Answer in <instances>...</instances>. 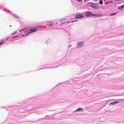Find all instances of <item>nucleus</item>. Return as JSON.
Instances as JSON below:
<instances>
[{"instance_id": "9b49d317", "label": "nucleus", "mask_w": 124, "mask_h": 124, "mask_svg": "<svg viewBox=\"0 0 124 124\" xmlns=\"http://www.w3.org/2000/svg\"><path fill=\"white\" fill-rule=\"evenodd\" d=\"M77 20H75L73 21H69V22H68L67 23H69V22H76V21H77Z\"/></svg>"}, {"instance_id": "412c9836", "label": "nucleus", "mask_w": 124, "mask_h": 124, "mask_svg": "<svg viewBox=\"0 0 124 124\" xmlns=\"http://www.w3.org/2000/svg\"><path fill=\"white\" fill-rule=\"evenodd\" d=\"M11 25H9V26L10 27H11Z\"/></svg>"}, {"instance_id": "39448f33", "label": "nucleus", "mask_w": 124, "mask_h": 124, "mask_svg": "<svg viewBox=\"0 0 124 124\" xmlns=\"http://www.w3.org/2000/svg\"><path fill=\"white\" fill-rule=\"evenodd\" d=\"M119 102V101H115V102H112L111 103H110L109 104V105L111 106V105H115L116 104L118 103Z\"/></svg>"}, {"instance_id": "0eeeda50", "label": "nucleus", "mask_w": 124, "mask_h": 124, "mask_svg": "<svg viewBox=\"0 0 124 124\" xmlns=\"http://www.w3.org/2000/svg\"><path fill=\"white\" fill-rule=\"evenodd\" d=\"M124 7V5L121 6H119L118 7V9L121 10H122Z\"/></svg>"}, {"instance_id": "f8f14e48", "label": "nucleus", "mask_w": 124, "mask_h": 124, "mask_svg": "<svg viewBox=\"0 0 124 124\" xmlns=\"http://www.w3.org/2000/svg\"><path fill=\"white\" fill-rule=\"evenodd\" d=\"M4 40H3L2 41V42H0V45H1L3 44V42L4 41Z\"/></svg>"}, {"instance_id": "6e6552de", "label": "nucleus", "mask_w": 124, "mask_h": 124, "mask_svg": "<svg viewBox=\"0 0 124 124\" xmlns=\"http://www.w3.org/2000/svg\"><path fill=\"white\" fill-rule=\"evenodd\" d=\"M83 110V109L82 108H78L76 110V111H82Z\"/></svg>"}, {"instance_id": "f3484780", "label": "nucleus", "mask_w": 124, "mask_h": 124, "mask_svg": "<svg viewBox=\"0 0 124 124\" xmlns=\"http://www.w3.org/2000/svg\"><path fill=\"white\" fill-rule=\"evenodd\" d=\"M82 1V0H78V1L79 2Z\"/></svg>"}, {"instance_id": "ddd939ff", "label": "nucleus", "mask_w": 124, "mask_h": 124, "mask_svg": "<svg viewBox=\"0 0 124 124\" xmlns=\"http://www.w3.org/2000/svg\"><path fill=\"white\" fill-rule=\"evenodd\" d=\"M53 24L52 23H50L49 24V25L50 26H52L53 25Z\"/></svg>"}, {"instance_id": "423d86ee", "label": "nucleus", "mask_w": 124, "mask_h": 124, "mask_svg": "<svg viewBox=\"0 0 124 124\" xmlns=\"http://www.w3.org/2000/svg\"><path fill=\"white\" fill-rule=\"evenodd\" d=\"M78 47H81L83 44V42H78Z\"/></svg>"}, {"instance_id": "2eb2a0df", "label": "nucleus", "mask_w": 124, "mask_h": 124, "mask_svg": "<svg viewBox=\"0 0 124 124\" xmlns=\"http://www.w3.org/2000/svg\"><path fill=\"white\" fill-rule=\"evenodd\" d=\"M16 37V36H15L14 37H13L12 38V39H14V38H15Z\"/></svg>"}, {"instance_id": "1a4fd4ad", "label": "nucleus", "mask_w": 124, "mask_h": 124, "mask_svg": "<svg viewBox=\"0 0 124 124\" xmlns=\"http://www.w3.org/2000/svg\"><path fill=\"white\" fill-rule=\"evenodd\" d=\"M99 3L100 4H102L103 3V2L102 0H100L99 2Z\"/></svg>"}, {"instance_id": "4468645a", "label": "nucleus", "mask_w": 124, "mask_h": 124, "mask_svg": "<svg viewBox=\"0 0 124 124\" xmlns=\"http://www.w3.org/2000/svg\"><path fill=\"white\" fill-rule=\"evenodd\" d=\"M16 32H13L12 33V35H13L14 34H16Z\"/></svg>"}, {"instance_id": "aec40b11", "label": "nucleus", "mask_w": 124, "mask_h": 124, "mask_svg": "<svg viewBox=\"0 0 124 124\" xmlns=\"http://www.w3.org/2000/svg\"><path fill=\"white\" fill-rule=\"evenodd\" d=\"M16 36V37H18V36L17 35L16 36Z\"/></svg>"}, {"instance_id": "9d476101", "label": "nucleus", "mask_w": 124, "mask_h": 124, "mask_svg": "<svg viewBox=\"0 0 124 124\" xmlns=\"http://www.w3.org/2000/svg\"><path fill=\"white\" fill-rule=\"evenodd\" d=\"M116 14V13H111L110 14V16H113V15H115Z\"/></svg>"}, {"instance_id": "7ed1b4c3", "label": "nucleus", "mask_w": 124, "mask_h": 124, "mask_svg": "<svg viewBox=\"0 0 124 124\" xmlns=\"http://www.w3.org/2000/svg\"><path fill=\"white\" fill-rule=\"evenodd\" d=\"M84 16L81 14H79L78 15H76L75 16V17L76 18L81 19Z\"/></svg>"}, {"instance_id": "20e7f679", "label": "nucleus", "mask_w": 124, "mask_h": 124, "mask_svg": "<svg viewBox=\"0 0 124 124\" xmlns=\"http://www.w3.org/2000/svg\"><path fill=\"white\" fill-rule=\"evenodd\" d=\"M92 15L95 16L94 14H92L90 12H87L85 13V15L87 17L90 16Z\"/></svg>"}, {"instance_id": "dca6fc26", "label": "nucleus", "mask_w": 124, "mask_h": 124, "mask_svg": "<svg viewBox=\"0 0 124 124\" xmlns=\"http://www.w3.org/2000/svg\"><path fill=\"white\" fill-rule=\"evenodd\" d=\"M120 100V101H122V100H123V99H119L118 100Z\"/></svg>"}, {"instance_id": "f257e3e1", "label": "nucleus", "mask_w": 124, "mask_h": 124, "mask_svg": "<svg viewBox=\"0 0 124 124\" xmlns=\"http://www.w3.org/2000/svg\"><path fill=\"white\" fill-rule=\"evenodd\" d=\"M37 29L35 27H31L30 29H27L24 32L25 36H27L28 34L37 31Z\"/></svg>"}, {"instance_id": "6ab92c4d", "label": "nucleus", "mask_w": 124, "mask_h": 124, "mask_svg": "<svg viewBox=\"0 0 124 124\" xmlns=\"http://www.w3.org/2000/svg\"><path fill=\"white\" fill-rule=\"evenodd\" d=\"M22 36H24V34H22Z\"/></svg>"}, {"instance_id": "f03ea898", "label": "nucleus", "mask_w": 124, "mask_h": 124, "mask_svg": "<svg viewBox=\"0 0 124 124\" xmlns=\"http://www.w3.org/2000/svg\"><path fill=\"white\" fill-rule=\"evenodd\" d=\"M88 6L91 7L94 9H97L99 8L97 4L94 3L92 2H89L87 3Z\"/></svg>"}, {"instance_id": "a211bd4d", "label": "nucleus", "mask_w": 124, "mask_h": 124, "mask_svg": "<svg viewBox=\"0 0 124 124\" xmlns=\"http://www.w3.org/2000/svg\"><path fill=\"white\" fill-rule=\"evenodd\" d=\"M66 23V22H65V23H62L61 24L62 25L64 23Z\"/></svg>"}, {"instance_id": "4be33fe9", "label": "nucleus", "mask_w": 124, "mask_h": 124, "mask_svg": "<svg viewBox=\"0 0 124 124\" xmlns=\"http://www.w3.org/2000/svg\"><path fill=\"white\" fill-rule=\"evenodd\" d=\"M96 0V1H97V0Z\"/></svg>"}]
</instances>
